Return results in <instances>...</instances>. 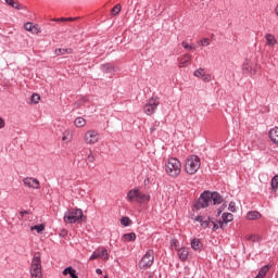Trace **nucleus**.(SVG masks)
Returning a JSON list of instances; mask_svg holds the SVG:
<instances>
[{"label":"nucleus","mask_w":278,"mask_h":278,"mask_svg":"<svg viewBox=\"0 0 278 278\" xmlns=\"http://www.w3.org/2000/svg\"><path fill=\"white\" fill-rule=\"evenodd\" d=\"M223 203V195L216 191H203L194 204L195 210H204L210 205H220Z\"/></svg>","instance_id":"1"},{"label":"nucleus","mask_w":278,"mask_h":278,"mask_svg":"<svg viewBox=\"0 0 278 278\" xmlns=\"http://www.w3.org/2000/svg\"><path fill=\"white\" fill-rule=\"evenodd\" d=\"M201 168V159L197 155H190L186 159L185 170L188 175H195Z\"/></svg>","instance_id":"2"},{"label":"nucleus","mask_w":278,"mask_h":278,"mask_svg":"<svg viewBox=\"0 0 278 278\" xmlns=\"http://www.w3.org/2000/svg\"><path fill=\"white\" fill-rule=\"evenodd\" d=\"M31 278H42V261H40V252H35L31 266H30Z\"/></svg>","instance_id":"3"},{"label":"nucleus","mask_w":278,"mask_h":278,"mask_svg":"<svg viewBox=\"0 0 278 278\" xmlns=\"http://www.w3.org/2000/svg\"><path fill=\"white\" fill-rule=\"evenodd\" d=\"M63 218L65 223H70L71 225L73 223H81L86 220V217H84V211L80 208H74L72 211L65 212Z\"/></svg>","instance_id":"4"},{"label":"nucleus","mask_w":278,"mask_h":278,"mask_svg":"<svg viewBox=\"0 0 278 278\" xmlns=\"http://www.w3.org/2000/svg\"><path fill=\"white\" fill-rule=\"evenodd\" d=\"M165 170L169 177H177L181 173V162L172 157L165 164Z\"/></svg>","instance_id":"5"},{"label":"nucleus","mask_w":278,"mask_h":278,"mask_svg":"<svg viewBox=\"0 0 278 278\" xmlns=\"http://www.w3.org/2000/svg\"><path fill=\"white\" fill-rule=\"evenodd\" d=\"M154 261H155V254L153 250H149L139 261L138 266L139 268H141V270H147V268H151V266H153Z\"/></svg>","instance_id":"6"},{"label":"nucleus","mask_w":278,"mask_h":278,"mask_svg":"<svg viewBox=\"0 0 278 278\" xmlns=\"http://www.w3.org/2000/svg\"><path fill=\"white\" fill-rule=\"evenodd\" d=\"M160 105V101L155 99H150L148 103L143 106V112L148 116H151L152 114H155V110H157V106Z\"/></svg>","instance_id":"7"},{"label":"nucleus","mask_w":278,"mask_h":278,"mask_svg":"<svg viewBox=\"0 0 278 278\" xmlns=\"http://www.w3.org/2000/svg\"><path fill=\"white\" fill-rule=\"evenodd\" d=\"M84 140L86 144H97L99 142V132L97 130H88L85 134Z\"/></svg>","instance_id":"8"},{"label":"nucleus","mask_w":278,"mask_h":278,"mask_svg":"<svg viewBox=\"0 0 278 278\" xmlns=\"http://www.w3.org/2000/svg\"><path fill=\"white\" fill-rule=\"evenodd\" d=\"M23 184L26 188H31V190H38L40 188V181L33 177L24 178Z\"/></svg>","instance_id":"9"},{"label":"nucleus","mask_w":278,"mask_h":278,"mask_svg":"<svg viewBox=\"0 0 278 278\" xmlns=\"http://www.w3.org/2000/svg\"><path fill=\"white\" fill-rule=\"evenodd\" d=\"M265 40H266L267 47H269V49H271V51H278V47H277L278 43H277V39L275 38V35L266 34Z\"/></svg>","instance_id":"10"},{"label":"nucleus","mask_w":278,"mask_h":278,"mask_svg":"<svg viewBox=\"0 0 278 278\" xmlns=\"http://www.w3.org/2000/svg\"><path fill=\"white\" fill-rule=\"evenodd\" d=\"M222 220L219 222V227L223 229L224 225H227V223H231L233 220V214L231 213H223Z\"/></svg>","instance_id":"11"},{"label":"nucleus","mask_w":278,"mask_h":278,"mask_svg":"<svg viewBox=\"0 0 278 278\" xmlns=\"http://www.w3.org/2000/svg\"><path fill=\"white\" fill-rule=\"evenodd\" d=\"M269 138L274 144L278 146V127L271 128L269 130Z\"/></svg>","instance_id":"12"},{"label":"nucleus","mask_w":278,"mask_h":278,"mask_svg":"<svg viewBox=\"0 0 278 278\" xmlns=\"http://www.w3.org/2000/svg\"><path fill=\"white\" fill-rule=\"evenodd\" d=\"M177 251L179 260H181V262H186L189 255L188 248H180Z\"/></svg>","instance_id":"13"},{"label":"nucleus","mask_w":278,"mask_h":278,"mask_svg":"<svg viewBox=\"0 0 278 278\" xmlns=\"http://www.w3.org/2000/svg\"><path fill=\"white\" fill-rule=\"evenodd\" d=\"M191 249H193V251H201V249H203V243H201V239H198V238L192 239Z\"/></svg>","instance_id":"14"},{"label":"nucleus","mask_w":278,"mask_h":278,"mask_svg":"<svg viewBox=\"0 0 278 278\" xmlns=\"http://www.w3.org/2000/svg\"><path fill=\"white\" fill-rule=\"evenodd\" d=\"M102 73H114L116 71V67L112 65V63H105L101 65Z\"/></svg>","instance_id":"15"},{"label":"nucleus","mask_w":278,"mask_h":278,"mask_svg":"<svg viewBox=\"0 0 278 278\" xmlns=\"http://www.w3.org/2000/svg\"><path fill=\"white\" fill-rule=\"evenodd\" d=\"M257 218H262V214L257 211H252L247 214L248 220H257Z\"/></svg>","instance_id":"16"},{"label":"nucleus","mask_w":278,"mask_h":278,"mask_svg":"<svg viewBox=\"0 0 278 278\" xmlns=\"http://www.w3.org/2000/svg\"><path fill=\"white\" fill-rule=\"evenodd\" d=\"M190 60H192V55L185 54L181 62L179 63V67L186 68V66H188V64H190Z\"/></svg>","instance_id":"17"},{"label":"nucleus","mask_w":278,"mask_h":278,"mask_svg":"<svg viewBox=\"0 0 278 278\" xmlns=\"http://www.w3.org/2000/svg\"><path fill=\"white\" fill-rule=\"evenodd\" d=\"M150 197L147 195V193H142L140 192V190H138L137 193V203H147V201H149Z\"/></svg>","instance_id":"18"},{"label":"nucleus","mask_w":278,"mask_h":278,"mask_svg":"<svg viewBox=\"0 0 278 278\" xmlns=\"http://www.w3.org/2000/svg\"><path fill=\"white\" fill-rule=\"evenodd\" d=\"M8 5H11V8H14L15 10H25V7L20 4L18 2L14 0H4Z\"/></svg>","instance_id":"19"},{"label":"nucleus","mask_w":278,"mask_h":278,"mask_svg":"<svg viewBox=\"0 0 278 278\" xmlns=\"http://www.w3.org/2000/svg\"><path fill=\"white\" fill-rule=\"evenodd\" d=\"M128 201H138V189H131L127 194Z\"/></svg>","instance_id":"20"},{"label":"nucleus","mask_w":278,"mask_h":278,"mask_svg":"<svg viewBox=\"0 0 278 278\" xmlns=\"http://www.w3.org/2000/svg\"><path fill=\"white\" fill-rule=\"evenodd\" d=\"M54 53H55V55H66L68 53H73V49H71V48H66V49L59 48V49L55 50Z\"/></svg>","instance_id":"21"},{"label":"nucleus","mask_w":278,"mask_h":278,"mask_svg":"<svg viewBox=\"0 0 278 278\" xmlns=\"http://www.w3.org/2000/svg\"><path fill=\"white\" fill-rule=\"evenodd\" d=\"M273 192H277L278 190V175L274 176L270 181Z\"/></svg>","instance_id":"22"},{"label":"nucleus","mask_w":278,"mask_h":278,"mask_svg":"<svg viewBox=\"0 0 278 278\" xmlns=\"http://www.w3.org/2000/svg\"><path fill=\"white\" fill-rule=\"evenodd\" d=\"M123 238L125 242H134L136 240V233L135 232L125 233Z\"/></svg>","instance_id":"23"},{"label":"nucleus","mask_w":278,"mask_h":278,"mask_svg":"<svg viewBox=\"0 0 278 278\" xmlns=\"http://www.w3.org/2000/svg\"><path fill=\"white\" fill-rule=\"evenodd\" d=\"M74 125H75V127H85L86 119L84 117H76Z\"/></svg>","instance_id":"24"},{"label":"nucleus","mask_w":278,"mask_h":278,"mask_svg":"<svg viewBox=\"0 0 278 278\" xmlns=\"http://www.w3.org/2000/svg\"><path fill=\"white\" fill-rule=\"evenodd\" d=\"M37 231V233H41V231H45V226L42 224L35 225L30 227V231Z\"/></svg>","instance_id":"25"},{"label":"nucleus","mask_w":278,"mask_h":278,"mask_svg":"<svg viewBox=\"0 0 278 278\" xmlns=\"http://www.w3.org/2000/svg\"><path fill=\"white\" fill-rule=\"evenodd\" d=\"M100 257H102V260H110V254L108 253V249L102 248L100 250Z\"/></svg>","instance_id":"26"},{"label":"nucleus","mask_w":278,"mask_h":278,"mask_svg":"<svg viewBox=\"0 0 278 278\" xmlns=\"http://www.w3.org/2000/svg\"><path fill=\"white\" fill-rule=\"evenodd\" d=\"M194 77H205V70L203 68H199V70H195L194 73H193Z\"/></svg>","instance_id":"27"},{"label":"nucleus","mask_w":278,"mask_h":278,"mask_svg":"<svg viewBox=\"0 0 278 278\" xmlns=\"http://www.w3.org/2000/svg\"><path fill=\"white\" fill-rule=\"evenodd\" d=\"M24 29H26V31H34V29H37L36 26H34V24L31 22H27L24 25Z\"/></svg>","instance_id":"28"},{"label":"nucleus","mask_w":278,"mask_h":278,"mask_svg":"<svg viewBox=\"0 0 278 278\" xmlns=\"http://www.w3.org/2000/svg\"><path fill=\"white\" fill-rule=\"evenodd\" d=\"M121 225L124 227H129V225H131V219H129V217H122Z\"/></svg>","instance_id":"29"},{"label":"nucleus","mask_w":278,"mask_h":278,"mask_svg":"<svg viewBox=\"0 0 278 278\" xmlns=\"http://www.w3.org/2000/svg\"><path fill=\"white\" fill-rule=\"evenodd\" d=\"M98 257H101V250H96L89 257L90 261L98 260Z\"/></svg>","instance_id":"30"},{"label":"nucleus","mask_w":278,"mask_h":278,"mask_svg":"<svg viewBox=\"0 0 278 278\" xmlns=\"http://www.w3.org/2000/svg\"><path fill=\"white\" fill-rule=\"evenodd\" d=\"M242 71H244V73H251V71H253V67L249 66V61L243 63Z\"/></svg>","instance_id":"31"},{"label":"nucleus","mask_w":278,"mask_h":278,"mask_svg":"<svg viewBox=\"0 0 278 278\" xmlns=\"http://www.w3.org/2000/svg\"><path fill=\"white\" fill-rule=\"evenodd\" d=\"M31 103H38L40 101V94L38 93H33L30 97Z\"/></svg>","instance_id":"32"},{"label":"nucleus","mask_w":278,"mask_h":278,"mask_svg":"<svg viewBox=\"0 0 278 278\" xmlns=\"http://www.w3.org/2000/svg\"><path fill=\"white\" fill-rule=\"evenodd\" d=\"M181 46L184 47V49H187L188 51H192L194 49V45H188V42L182 41Z\"/></svg>","instance_id":"33"},{"label":"nucleus","mask_w":278,"mask_h":278,"mask_svg":"<svg viewBox=\"0 0 278 278\" xmlns=\"http://www.w3.org/2000/svg\"><path fill=\"white\" fill-rule=\"evenodd\" d=\"M121 12V4H116L113 9H112V14L113 16H116V14H119Z\"/></svg>","instance_id":"34"},{"label":"nucleus","mask_w":278,"mask_h":278,"mask_svg":"<svg viewBox=\"0 0 278 278\" xmlns=\"http://www.w3.org/2000/svg\"><path fill=\"white\" fill-rule=\"evenodd\" d=\"M170 247L172 249H176V251H178L179 249H177V247H179V241H177V239H172Z\"/></svg>","instance_id":"35"},{"label":"nucleus","mask_w":278,"mask_h":278,"mask_svg":"<svg viewBox=\"0 0 278 278\" xmlns=\"http://www.w3.org/2000/svg\"><path fill=\"white\" fill-rule=\"evenodd\" d=\"M200 45H202V47H210V39L204 38L200 41Z\"/></svg>","instance_id":"36"},{"label":"nucleus","mask_w":278,"mask_h":278,"mask_svg":"<svg viewBox=\"0 0 278 278\" xmlns=\"http://www.w3.org/2000/svg\"><path fill=\"white\" fill-rule=\"evenodd\" d=\"M228 210L230 212H236V202H230L229 205H228Z\"/></svg>","instance_id":"37"},{"label":"nucleus","mask_w":278,"mask_h":278,"mask_svg":"<svg viewBox=\"0 0 278 278\" xmlns=\"http://www.w3.org/2000/svg\"><path fill=\"white\" fill-rule=\"evenodd\" d=\"M201 227H203L204 229H207V227H210V219H205L201 223Z\"/></svg>","instance_id":"38"},{"label":"nucleus","mask_w":278,"mask_h":278,"mask_svg":"<svg viewBox=\"0 0 278 278\" xmlns=\"http://www.w3.org/2000/svg\"><path fill=\"white\" fill-rule=\"evenodd\" d=\"M87 160H88V162H94V154H92V151H90V153L88 154V156H87Z\"/></svg>","instance_id":"39"},{"label":"nucleus","mask_w":278,"mask_h":278,"mask_svg":"<svg viewBox=\"0 0 278 278\" xmlns=\"http://www.w3.org/2000/svg\"><path fill=\"white\" fill-rule=\"evenodd\" d=\"M195 220H197V223H200V225L203 223V216H201V215H198L197 217H195Z\"/></svg>","instance_id":"40"},{"label":"nucleus","mask_w":278,"mask_h":278,"mask_svg":"<svg viewBox=\"0 0 278 278\" xmlns=\"http://www.w3.org/2000/svg\"><path fill=\"white\" fill-rule=\"evenodd\" d=\"M3 127H5V121H3V119L0 117V129H3Z\"/></svg>","instance_id":"41"},{"label":"nucleus","mask_w":278,"mask_h":278,"mask_svg":"<svg viewBox=\"0 0 278 278\" xmlns=\"http://www.w3.org/2000/svg\"><path fill=\"white\" fill-rule=\"evenodd\" d=\"M25 214H29V211H22V212H20L21 218H23L25 216Z\"/></svg>","instance_id":"42"},{"label":"nucleus","mask_w":278,"mask_h":278,"mask_svg":"<svg viewBox=\"0 0 278 278\" xmlns=\"http://www.w3.org/2000/svg\"><path fill=\"white\" fill-rule=\"evenodd\" d=\"M204 81H212V76L211 75H206L204 77Z\"/></svg>","instance_id":"43"},{"label":"nucleus","mask_w":278,"mask_h":278,"mask_svg":"<svg viewBox=\"0 0 278 278\" xmlns=\"http://www.w3.org/2000/svg\"><path fill=\"white\" fill-rule=\"evenodd\" d=\"M255 239H256V237L253 236V235H250V236L248 237V240H252V242H255Z\"/></svg>","instance_id":"44"},{"label":"nucleus","mask_w":278,"mask_h":278,"mask_svg":"<svg viewBox=\"0 0 278 278\" xmlns=\"http://www.w3.org/2000/svg\"><path fill=\"white\" fill-rule=\"evenodd\" d=\"M219 227L220 226H218L217 224H214L212 229H213V231H216Z\"/></svg>","instance_id":"45"},{"label":"nucleus","mask_w":278,"mask_h":278,"mask_svg":"<svg viewBox=\"0 0 278 278\" xmlns=\"http://www.w3.org/2000/svg\"><path fill=\"white\" fill-rule=\"evenodd\" d=\"M65 21H77V17H65Z\"/></svg>","instance_id":"46"},{"label":"nucleus","mask_w":278,"mask_h":278,"mask_svg":"<svg viewBox=\"0 0 278 278\" xmlns=\"http://www.w3.org/2000/svg\"><path fill=\"white\" fill-rule=\"evenodd\" d=\"M97 275H102L103 270H101L100 268L96 269Z\"/></svg>","instance_id":"47"},{"label":"nucleus","mask_w":278,"mask_h":278,"mask_svg":"<svg viewBox=\"0 0 278 278\" xmlns=\"http://www.w3.org/2000/svg\"><path fill=\"white\" fill-rule=\"evenodd\" d=\"M31 34H38V27L34 28Z\"/></svg>","instance_id":"48"},{"label":"nucleus","mask_w":278,"mask_h":278,"mask_svg":"<svg viewBox=\"0 0 278 278\" xmlns=\"http://www.w3.org/2000/svg\"><path fill=\"white\" fill-rule=\"evenodd\" d=\"M155 129H156L155 126L151 127L150 128L151 134H153V131H155Z\"/></svg>","instance_id":"49"},{"label":"nucleus","mask_w":278,"mask_h":278,"mask_svg":"<svg viewBox=\"0 0 278 278\" xmlns=\"http://www.w3.org/2000/svg\"><path fill=\"white\" fill-rule=\"evenodd\" d=\"M154 126H155V127H160V122H155V123H154Z\"/></svg>","instance_id":"50"},{"label":"nucleus","mask_w":278,"mask_h":278,"mask_svg":"<svg viewBox=\"0 0 278 278\" xmlns=\"http://www.w3.org/2000/svg\"><path fill=\"white\" fill-rule=\"evenodd\" d=\"M52 21H55V23H60V22H61L60 18H54V20H52Z\"/></svg>","instance_id":"51"},{"label":"nucleus","mask_w":278,"mask_h":278,"mask_svg":"<svg viewBox=\"0 0 278 278\" xmlns=\"http://www.w3.org/2000/svg\"><path fill=\"white\" fill-rule=\"evenodd\" d=\"M60 21L64 22V21H66V17H62V18H60Z\"/></svg>","instance_id":"52"},{"label":"nucleus","mask_w":278,"mask_h":278,"mask_svg":"<svg viewBox=\"0 0 278 278\" xmlns=\"http://www.w3.org/2000/svg\"><path fill=\"white\" fill-rule=\"evenodd\" d=\"M63 140H66V137H63Z\"/></svg>","instance_id":"53"},{"label":"nucleus","mask_w":278,"mask_h":278,"mask_svg":"<svg viewBox=\"0 0 278 278\" xmlns=\"http://www.w3.org/2000/svg\"><path fill=\"white\" fill-rule=\"evenodd\" d=\"M84 101H87V99H86V98H84Z\"/></svg>","instance_id":"54"}]
</instances>
